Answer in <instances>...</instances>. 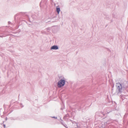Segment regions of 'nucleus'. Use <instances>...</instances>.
Instances as JSON below:
<instances>
[{"mask_svg":"<svg viewBox=\"0 0 128 128\" xmlns=\"http://www.w3.org/2000/svg\"><path fill=\"white\" fill-rule=\"evenodd\" d=\"M65 81L62 79L60 80L58 83V87L60 88L64 86L65 84Z\"/></svg>","mask_w":128,"mask_h":128,"instance_id":"f257e3e1","label":"nucleus"},{"mask_svg":"<svg viewBox=\"0 0 128 128\" xmlns=\"http://www.w3.org/2000/svg\"><path fill=\"white\" fill-rule=\"evenodd\" d=\"M58 49V46H52L51 48V49L52 50H57Z\"/></svg>","mask_w":128,"mask_h":128,"instance_id":"7ed1b4c3","label":"nucleus"},{"mask_svg":"<svg viewBox=\"0 0 128 128\" xmlns=\"http://www.w3.org/2000/svg\"><path fill=\"white\" fill-rule=\"evenodd\" d=\"M56 11L57 12L58 14H59V13L60 12V8H56Z\"/></svg>","mask_w":128,"mask_h":128,"instance_id":"20e7f679","label":"nucleus"},{"mask_svg":"<svg viewBox=\"0 0 128 128\" xmlns=\"http://www.w3.org/2000/svg\"><path fill=\"white\" fill-rule=\"evenodd\" d=\"M116 86L117 88L119 90V92H120L122 89V86L121 84L119 83H117L116 84Z\"/></svg>","mask_w":128,"mask_h":128,"instance_id":"f03ea898","label":"nucleus"}]
</instances>
